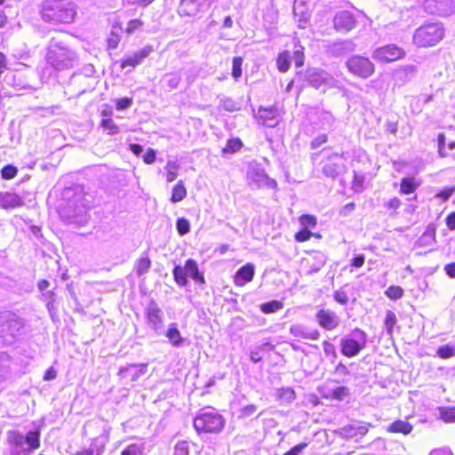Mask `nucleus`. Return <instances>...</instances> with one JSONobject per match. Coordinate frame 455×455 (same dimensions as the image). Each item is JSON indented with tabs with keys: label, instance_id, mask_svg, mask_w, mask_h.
Wrapping results in <instances>:
<instances>
[{
	"label": "nucleus",
	"instance_id": "1",
	"mask_svg": "<svg viewBox=\"0 0 455 455\" xmlns=\"http://www.w3.org/2000/svg\"><path fill=\"white\" fill-rule=\"evenodd\" d=\"M42 19L50 24H70L76 16L74 5L66 0H44L40 5Z\"/></svg>",
	"mask_w": 455,
	"mask_h": 455
},
{
	"label": "nucleus",
	"instance_id": "2",
	"mask_svg": "<svg viewBox=\"0 0 455 455\" xmlns=\"http://www.w3.org/2000/svg\"><path fill=\"white\" fill-rule=\"evenodd\" d=\"M225 425L224 416L210 406L201 409L193 419V427L197 434H219Z\"/></svg>",
	"mask_w": 455,
	"mask_h": 455
},
{
	"label": "nucleus",
	"instance_id": "3",
	"mask_svg": "<svg viewBox=\"0 0 455 455\" xmlns=\"http://www.w3.org/2000/svg\"><path fill=\"white\" fill-rule=\"evenodd\" d=\"M444 37L443 26L435 22L424 23L413 33L412 43L419 48H428L438 44Z\"/></svg>",
	"mask_w": 455,
	"mask_h": 455
},
{
	"label": "nucleus",
	"instance_id": "4",
	"mask_svg": "<svg viewBox=\"0 0 455 455\" xmlns=\"http://www.w3.org/2000/svg\"><path fill=\"white\" fill-rule=\"evenodd\" d=\"M291 60H294L297 68L302 67L305 63V48L299 40H294L291 52L285 49L278 52L275 59L277 70L281 73L289 71Z\"/></svg>",
	"mask_w": 455,
	"mask_h": 455
},
{
	"label": "nucleus",
	"instance_id": "5",
	"mask_svg": "<svg viewBox=\"0 0 455 455\" xmlns=\"http://www.w3.org/2000/svg\"><path fill=\"white\" fill-rule=\"evenodd\" d=\"M172 275L175 283L180 286L188 284V276H190L200 284L205 283V279L200 273L196 262L191 259L186 260L184 267L179 265L175 266L172 270Z\"/></svg>",
	"mask_w": 455,
	"mask_h": 455
},
{
	"label": "nucleus",
	"instance_id": "6",
	"mask_svg": "<svg viewBox=\"0 0 455 455\" xmlns=\"http://www.w3.org/2000/svg\"><path fill=\"white\" fill-rule=\"evenodd\" d=\"M74 59L73 52L61 44H52L46 53L47 61L56 68H66L71 65Z\"/></svg>",
	"mask_w": 455,
	"mask_h": 455
},
{
	"label": "nucleus",
	"instance_id": "7",
	"mask_svg": "<svg viewBox=\"0 0 455 455\" xmlns=\"http://www.w3.org/2000/svg\"><path fill=\"white\" fill-rule=\"evenodd\" d=\"M346 68L355 76L367 79L376 72L375 64L368 58L362 55H354L346 61Z\"/></svg>",
	"mask_w": 455,
	"mask_h": 455
},
{
	"label": "nucleus",
	"instance_id": "8",
	"mask_svg": "<svg viewBox=\"0 0 455 455\" xmlns=\"http://www.w3.org/2000/svg\"><path fill=\"white\" fill-rule=\"evenodd\" d=\"M406 51L396 44L379 46L372 52V58L380 64H387L403 60Z\"/></svg>",
	"mask_w": 455,
	"mask_h": 455
},
{
	"label": "nucleus",
	"instance_id": "9",
	"mask_svg": "<svg viewBox=\"0 0 455 455\" xmlns=\"http://www.w3.org/2000/svg\"><path fill=\"white\" fill-rule=\"evenodd\" d=\"M353 332L358 335L357 339L347 337L340 341V352L342 355L347 358L359 355L367 344V334L364 331L355 328Z\"/></svg>",
	"mask_w": 455,
	"mask_h": 455
},
{
	"label": "nucleus",
	"instance_id": "10",
	"mask_svg": "<svg viewBox=\"0 0 455 455\" xmlns=\"http://www.w3.org/2000/svg\"><path fill=\"white\" fill-rule=\"evenodd\" d=\"M323 173L331 178H335L340 174L345 169L344 155L337 152L327 154L322 160Z\"/></svg>",
	"mask_w": 455,
	"mask_h": 455
},
{
	"label": "nucleus",
	"instance_id": "11",
	"mask_svg": "<svg viewBox=\"0 0 455 455\" xmlns=\"http://www.w3.org/2000/svg\"><path fill=\"white\" fill-rule=\"evenodd\" d=\"M299 223L301 228L294 234V239L298 243H304L312 237L320 238L319 234L311 231L317 225V219L312 214H301L299 217Z\"/></svg>",
	"mask_w": 455,
	"mask_h": 455
},
{
	"label": "nucleus",
	"instance_id": "12",
	"mask_svg": "<svg viewBox=\"0 0 455 455\" xmlns=\"http://www.w3.org/2000/svg\"><path fill=\"white\" fill-rule=\"evenodd\" d=\"M371 427V425L368 422L358 421L343 427L340 429V435L345 439L359 441L368 434Z\"/></svg>",
	"mask_w": 455,
	"mask_h": 455
},
{
	"label": "nucleus",
	"instance_id": "13",
	"mask_svg": "<svg viewBox=\"0 0 455 455\" xmlns=\"http://www.w3.org/2000/svg\"><path fill=\"white\" fill-rule=\"evenodd\" d=\"M334 28L339 32H347L354 29L357 25V20L354 12L341 11L333 19Z\"/></svg>",
	"mask_w": 455,
	"mask_h": 455
},
{
	"label": "nucleus",
	"instance_id": "14",
	"mask_svg": "<svg viewBox=\"0 0 455 455\" xmlns=\"http://www.w3.org/2000/svg\"><path fill=\"white\" fill-rule=\"evenodd\" d=\"M153 52V46L148 44L138 52H135L132 55L127 56L121 60L120 68H135L141 64L143 60L148 58Z\"/></svg>",
	"mask_w": 455,
	"mask_h": 455
},
{
	"label": "nucleus",
	"instance_id": "15",
	"mask_svg": "<svg viewBox=\"0 0 455 455\" xmlns=\"http://www.w3.org/2000/svg\"><path fill=\"white\" fill-rule=\"evenodd\" d=\"M146 371V364L133 363L121 368L118 371V375L126 381L133 382L139 380L142 376H144Z\"/></svg>",
	"mask_w": 455,
	"mask_h": 455
},
{
	"label": "nucleus",
	"instance_id": "16",
	"mask_svg": "<svg viewBox=\"0 0 455 455\" xmlns=\"http://www.w3.org/2000/svg\"><path fill=\"white\" fill-rule=\"evenodd\" d=\"M315 317L319 326L326 331H332L339 325L337 315L331 310L320 309Z\"/></svg>",
	"mask_w": 455,
	"mask_h": 455
},
{
	"label": "nucleus",
	"instance_id": "17",
	"mask_svg": "<svg viewBox=\"0 0 455 455\" xmlns=\"http://www.w3.org/2000/svg\"><path fill=\"white\" fill-rule=\"evenodd\" d=\"M255 275V267L252 264L247 263L241 267L234 275L233 281L236 286H243L251 282Z\"/></svg>",
	"mask_w": 455,
	"mask_h": 455
},
{
	"label": "nucleus",
	"instance_id": "18",
	"mask_svg": "<svg viewBox=\"0 0 455 455\" xmlns=\"http://www.w3.org/2000/svg\"><path fill=\"white\" fill-rule=\"evenodd\" d=\"M206 0H181L179 5L180 16H194L202 11Z\"/></svg>",
	"mask_w": 455,
	"mask_h": 455
},
{
	"label": "nucleus",
	"instance_id": "19",
	"mask_svg": "<svg viewBox=\"0 0 455 455\" xmlns=\"http://www.w3.org/2000/svg\"><path fill=\"white\" fill-rule=\"evenodd\" d=\"M24 204L22 197L14 192L0 194V207L3 209L15 208Z\"/></svg>",
	"mask_w": 455,
	"mask_h": 455
},
{
	"label": "nucleus",
	"instance_id": "20",
	"mask_svg": "<svg viewBox=\"0 0 455 455\" xmlns=\"http://www.w3.org/2000/svg\"><path fill=\"white\" fill-rule=\"evenodd\" d=\"M122 24L121 22H116L106 38L107 49L116 50L120 44L122 36Z\"/></svg>",
	"mask_w": 455,
	"mask_h": 455
},
{
	"label": "nucleus",
	"instance_id": "21",
	"mask_svg": "<svg viewBox=\"0 0 455 455\" xmlns=\"http://www.w3.org/2000/svg\"><path fill=\"white\" fill-rule=\"evenodd\" d=\"M276 109L272 107L259 108L257 111L256 118L263 125H271V122L276 118Z\"/></svg>",
	"mask_w": 455,
	"mask_h": 455
},
{
	"label": "nucleus",
	"instance_id": "22",
	"mask_svg": "<svg viewBox=\"0 0 455 455\" xmlns=\"http://www.w3.org/2000/svg\"><path fill=\"white\" fill-rule=\"evenodd\" d=\"M413 430V426L404 420L397 419L392 422L387 428V431L391 434H403L404 435H410Z\"/></svg>",
	"mask_w": 455,
	"mask_h": 455
},
{
	"label": "nucleus",
	"instance_id": "23",
	"mask_svg": "<svg viewBox=\"0 0 455 455\" xmlns=\"http://www.w3.org/2000/svg\"><path fill=\"white\" fill-rule=\"evenodd\" d=\"M28 445V451H36L41 446V431L39 428L28 431L25 435L24 443Z\"/></svg>",
	"mask_w": 455,
	"mask_h": 455
},
{
	"label": "nucleus",
	"instance_id": "24",
	"mask_svg": "<svg viewBox=\"0 0 455 455\" xmlns=\"http://www.w3.org/2000/svg\"><path fill=\"white\" fill-rule=\"evenodd\" d=\"M188 194L187 188L182 180L178 181L172 189L170 201L173 204L181 202Z\"/></svg>",
	"mask_w": 455,
	"mask_h": 455
},
{
	"label": "nucleus",
	"instance_id": "25",
	"mask_svg": "<svg viewBox=\"0 0 455 455\" xmlns=\"http://www.w3.org/2000/svg\"><path fill=\"white\" fill-rule=\"evenodd\" d=\"M146 318L153 325L160 324L162 323L161 309L156 304H151L147 310Z\"/></svg>",
	"mask_w": 455,
	"mask_h": 455
},
{
	"label": "nucleus",
	"instance_id": "26",
	"mask_svg": "<svg viewBox=\"0 0 455 455\" xmlns=\"http://www.w3.org/2000/svg\"><path fill=\"white\" fill-rule=\"evenodd\" d=\"M243 147V143L239 138H231L228 140L221 152L223 155H232L240 151Z\"/></svg>",
	"mask_w": 455,
	"mask_h": 455
},
{
	"label": "nucleus",
	"instance_id": "27",
	"mask_svg": "<svg viewBox=\"0 0 455 455\" xmlns=\"http://www.w3.org/2000/svg\"><path fill=\"white\" fill-rule=\"evenodd\" d=\"M166 337L173 347H180L183 343V338L175 324L169 326Z\"/></svg>",
	"mask_w": 455,
	"mask_h": 455
},
{
	"label": "nucleus",
	"instance_id": "28",
	"mask_svg": "<svg viewBox=\"0 0 455 455\" xmlns=\"http://www.w3.org/2000/svg\"><path fill=\"white\" fill-rule=\"evenodd\" d=\"M419 183L416 182L413 177H405L401 180L400 192L403 195H409L415 191Z\"/></svg>",
	"mask_w": 455,
	"mask_h": 455
},
{
	"label": "nucleus",
	"instance_id": "29",
	"mask_svg": "<svg viewBox=\"0 0 455 455\" xmlns=\"http://www.w3.org/2000/svg\"><path fill=\"white\" fill-rule=\"evenodd\" d=\"M7 441L10 445L20 448L24 444L25 436L17 430H10L7 434Z\"/></svg>",
	"mask_w": 455,
	"mask_h": 455
},
{
	"label": "nucleus",
	"instance_id": "30",
	"mask_svg": "<svg viewBox=\"0 0 455 455\" xmlns=\"http://www.w3.org/2000/svg\"><path fill=\"white\" fill-rule=\"evenodd\" d=\"M259 307L264 314H273L282 309L283 307V304L280 300L273 299L261 304Z\"/></svg>",
	"mask_w": 455,
	"mask_h": 455
},
{
	"label": "nucleus",
	"instance_id": "31",
	"mask_svg": "<svg viewBox=\"0 0 455 455\" xmlns=\"http://www.w3.org/2000/svg\"><path fill=\"white\" fill-rule=\"evenodd\" d=\"M296 397V393L292 387H282L277 391V398L282 402L290 403Z\"/></svg>",
	"mask_w": 455,
	"mask_h": 455
},
{
	"label": "nucleus",
	"instance_id": "32",
	"mask_svg": "<svg viewBox=\"0 0 455 455\" xmlns=\"http://www.w3.org/2000/svg\"><path fill=\"white\" fill-rule=\"evenodd\" d=\"M440 419L446 424L455 422V407L440 408Z\"/></svg>",
	"mask_w": 455,
	"mask_h": 455
},
{
	"label": "nucleus",
	"instance_id": "33",
	"mask_svg": "<svg viewBox=\"0 0 455 455\" xmlns=\"http://www.w3.org/2000/svg\"><path fill=\"white\" fill-rule=\"evenodd\" d=\"M385 295L392 300H396L403 297L404 291L399 285H390L385 291Z\"/></svg>",
	"mask_w": 455,
	"mask_h": 455
},
{
	"label": "nucleus",
	"instance_id": "34",
	"mask_svg": "<svg viewBox=\"0 0 455 455\" xmlns=\"http://www.w3.org/2000/svg\"><path fill=\"white\" fill-rule=\"evenodd\" d=\"M364 180L365 178L363 174L355 172L351 181L353 191L355 193L362 192L364 188Z\"/></svg>",
	"mask_w": 455,
	"mask_h": 455
},
{
	"label": "nucleus",
	"instance_id": "35",
	"mask_svg": "<svg viewBox=\"0 0 455 455\" xmlns=\"http://www.w3.org/2000/svg\"><path fill=\"white\" fill-rule=\"evenodd\" d=\"M151 267V260L148 256L140 257L135 264V269L138 275L146 273Z\"/></svg>",
	"mask_w": 455,
	"mask_h": 455
},
{
	"label": "nucleus",
	"instance_id": "36",
	"mask_svg": "<svg viewBox=\"0 0 455 455\" xmlns=\"http://www.w3.org/2000/svg\"><path fill=\"white\" fill-rule=\"evenodd\" d=\"M179 164L175 162H168L166 164V181L173 182L178 177Z\"/></svg>",
	"mask_w": 455,
	"mask_h": 455
},
{
	"label": "nucleus",
	"instance_id": "37",
	"mask_svg": "<svg viewBox=\"0 0 455 455\" xmlns=\"http://www.w3.org/2000/svg\"><path fill=\"white\" fill-rule=\"evenodd\" d=\"M396 323H397V318H396L395 314L392 311H387L386 314L384 324H385L387 332L389 335H392L394 327L396 324Z\"/></svg>",
	"mask_w": 455,
	"mask_h": 455
},
{
	"label": "nucleus",
	"instance_id": "38",
	"mask_svg": "<svg viewBox=\"0 0 455 455\" xmlns=\"http://www.w3.org/2000/svg\"><path fill=\"white\" fill-rule=\"evenodd\" d=\"M436 355L443 360L449 359L455 355V348L449 345L442 346L437 348Z\"/></svg>",
	"mask_w": 455,
	"mask_h": 455
},
{
	"label": "nucleus",
	"instance_id": "39",
	"mask_svg": "<svg viewBox=\"0 0 455 455\" xmlns=\"http://www.w3.org/2000/svg\"><path fill=\"white\" fill-rule=\"evenodd\" d=\"M243 58L235 56L232 60V76L237 80L242 76Z\"/></svg>",
	"mask_w": 455,
	"mask_h": 455
},
{
	"label": "nucleus",
	"instance_id": "40",
	"mask_svg": "<svg viewBox=\"0 0 455 455\" xmlns=\"http://www.w3.org/2000/svg\"><path fill=\"white\" fill-rule=\"evenodd\" d=\"M143 445L138 443H131L127 445L122 451L121 455H142Z\"/></svg>",
	"mask_w": 455,
	"mask_h": 455
},
{
	"label": "nucleus",
	"instance_id": "41",
	"mask_svg": "<svg viewBox=\"0 0 455 455\" xmlns=\"http://www.w3.org/2000/svg\"><path fill=\"white\" fill-rule=\"evenodd\" d=\"M190 449L188 442L186 440L179 441L174 445V451L172 455H189Z\"/></svg>",
	"mask_w": 455,
	"mask_h": 455
},
{
	"label": "nucleus",
	"instance_id": "42",
	"mask_svg": "<svg viewBox=\"0 0 455 455\" xmlns=\"http://www.w3.org/2000/svg\"><path fill=\"white\" fill-rule=\"evenodd\" d=\"M100 126L107 130L109 135L116 134L119 132L118 126L111 118L102 119L100 122Z\"/></svg>",
	"mask_w": 455,
	"mask_h": 455
},
{
	"label": "nucleus",
	"instance_id": "43",
	"mask_svg": "<svg viewBox=\"0 0 455 455\" xmlns=\"http://www.w3.org/2000/svg\"><path fill=\"white\" fill-rule=\"evenodd\" d=\"M18 174V169L12 165L6 164L1 170V177L4 180H12Z\"/></svg>",
	"mask_w": 455,
	"mask_h": 455
},
{
	"label": "nucleus",
	"instance_id": "44",
	"mask_svg": "<svg viewBox=\"0 0 455 455\" xmlns=\"http://www.w3.org/2000/svg\"><path fill=\"white\" fill-rule=\"evenodd\" d=\"M349 395V389L347 387H337L331 392V398L337 401H342Z\"/></svg>",
	"mask_w": 455,
	"mask_h": 455
},
{
	"label": "nucleus",
	"instance_id": "45",
	"mask_svg": "<svg viewBox=\"0 0 455 455\" xmlns=\"http://www.w3.org/2000/svg\"><path fill=\"white\" fill-rule=\"evenodd\" d=\"M143 21L140 19H132L128 21L127 26L125 28V33L127 35H132L134 32L140 30L143 27Z\"/></svg>",
	"mask_w": 455,
	"mask_h": 455
},
{
	"label": "nucleus",
	"instance_id": "46",
	"mask_svg": "<svg viewBox=\"0 0 455 455\" xmlns=\"http://www.w3.org/2000/svg\"><path fill=\"white\" fill-rule=\"evenodd\" d=\"M177 231L180 235H185L190 231V224L188 220L180 218L176 221Z\"/></svg>",
	"mask_w": 455,
	"mask_h": 455
},
{
	"label": "nucleus",
	"instance_id": "47",
	"mask_svg": "<svg viewBox=\"0 0 455 455\" xmlns=\"http://www.w3.org/2000/svg\"><path fill=\"white\" fill-rule=\"evenodd\" d=\"M455 192V187H447L435 194L436 198H441L443 202H446L450 199L452 194Z\"/></svg>",
	"mask_w": 455,
	"mask_h": 455
},
{
	"label": "nucleus",
	"instance_id": "48",
	"mask_svg": "<svg viewBox=\"0 0 455 455\" xmlns=\"http://www.w3.org/2000/svg\"><path fill=\"white\" fill-rule=\"evenodd\" d=\"M438 141V153L442 157H447L449 156L448 150H446L445 135L440 133L437 137Z\"/></svg>",
	"mask_w": 455,
	"mask_h": 455
},
{
	"label": "nucleus",
	"instance_id": "49",
	"mask_svg": "<svg viewBox=\"0 0 455 455\" xmlns=\"http://www.w3.org/2000/svg\"><path fill=\"white\" fill-rule=\"evenodd\" d=\"M323 349L325 355H327V356H331L332 358H336L338 355L337 352H336L335 346L332 343H331L329 340H324L323 342Z\"/></svg>",
	"mask_w": 455,
	"mask_h": 455
},
{
	"label": "nucleus",
	"instance_id": "50",
	"mask_svg": "<svg viewBox=\"0 0 455 455\" xmlns=\"http://www.w3.org/2000/svg\"><path fill=\"white\" fill-rule=\"evenodd\" d=\"M328 141V136L326 134H320L314 138L310 143V148L315 149L320 148L322 145Z\"/></svg>",
	"mask_w": 455,
	"mask_h": 455
},
{
	"label": "nucleus",
	"instance_id": "51",
	"mask_svg": "<svg viewBox=\"0 0 455 455\" xmlns=\"http://www.w3.org/2000/svg\"><path fill=\"white\" fill-rule=\"evenodd\" d=\"M102 453L103 451L101 448L94 449L88 447L77 451L74 455H102Z\"/></svg>",
	"mask_w": 455,
	"mask_h": 455
},
{
	"label": "nucleus",
	"instance_id": "52",
	"mask_svg": "<svg viewBox=\"0 0 455 455\" xmlns=\"http://www.w3.org/2000/svg\"><path fill=\"white\" fill-rule=\"evenodd\" d=\"M143 162L146 164H152L156 162V150L153 148H148L145 152V154L142 156Z\"/></svg>",
	"mask_w": 455,
	"mask_h": 455
},
{
	"label": "nucleus",
	"instance_id": "53",
	"mask_svg": "<svg viewBox=\"0 0 455 455\" xmlns=\"http://www.w3.org/2000/svg\"><path fill=\"white\" fill-rule=\"evenodd\" d=\"M365 257L363 254H356L350 260V266L355 268H359L363 266Z\"/></svg>",
	"mask_w": 455,
	"mask_h": 455
},
{
	"label": "nucleus",
	"instance_id": "54",
	"mask_svg": "<svg viewBox=\"0 0 455 455\" xmlns=\"http://www.w3.org/2000/svg\"><path fill=\"white\" fill-rule=\"evenodd\" d=\"M132 104V98H121L116 100V108L118 110H123L127 108H129Z\"/></svg>",
	"mask_w": 455,
	"mask_h": 455
},
{
	"label": "nucleus",
	"instance_id": "55",
	"mask_svg": "<svg viewBox=\"0 0 455 455\" xmlns=\"http://www.w3.org/2000/svg\"><path fill=\"white\" fill-rule=\"evenodd\" d=\"M307 443H299L284 452L283 455H299L305 448L307 447Z\"/></svg>",
	"mask_w": 455,
	"mask_h": 455
},
{
	"label": "nucleus",
	"instance_id": "56",
	"mask_svg": "<svg viewBox=\"0 0 455 455\" xmlns=\"http://www.w3.org/2000/svg\"><path fill=\"white\" fill-rule=\"evenodd\" d=\"M333 298L338 303L341 305H345L348 302V297L347 293L343 291H336L333 293Z\"/></svg>",
	"mask_w": 455,
	"mask_h": 455
},
{
	"label": "nucleus",
	"instance_id": "57",
	"mask_svg": "<svg viewBox=\"0 0 455 455\" xmlns=\"http://www.w3.org/2000/svg\"><path fill=\"white\" fill-rule=\"evenodd\" d=\"M334 372L339 374V375L347 376V375L349 374V370H348L347 366L344 363L339 362L335 366Z\"/></svg>",
	"mask_w": 455,
	"mask_h": 455
},
{
	"label": "nucleus",
	"instance_id": "58",
	"mask_svg": "<svg viewBox=\"0 0 455 455\" xmlns=\"http://www.w3.org/2000/svg\"><path fill=\"white\" fill-rule=\"evenodd\" d=\"M445 224L450 230H455V211L447 215Z\"/></svg>",
	"mask_w": 455,
	"mask_h": 455
},
{
	"label": "nucleus",
	"instance_id": "59",
	"mask_svg": "<svg viewBox=\"0 0 455 455\" xmlns=\"http://www.w3.org/2000/svg\"><path fill=\"white\" fill-rule=\"evenodd\" d=\"M57 371L53 367H50L46 370L44 375V380L49 381L56 379Z\"/></svg>",
	"mask_w": 455,
	"mask_h": 455
},
{
	"label": "nucleus",
	"instance_id": "60",
	"mask_svg": "<svg viewBox=\"0 0 455 455\" xmlns=\"http://www.w3.org/2000/svg\"><path fill=\"white\" fill-rule=\"evenodd\" d=\"M7 57L6 55L0 52V76L4 74V70L7 68Z\"/></svg>",
	"mask_w": 455,
	"mask_h": 455
},
{
	"label": "nucleus",
	"instance_id": "61",
	"mask_svg": "<svg viewBox=\"0 0 455 455\" xmlns=\"http://www.w3.org/2000/svg\"><path fill=\"white\" fill-rule=\"evenodd\" d=\"M444 271L450 278H455V262L445 265Z\"/></svg>",
	"mask_w": 455,
	"mask_h": 455
},
{
	"label": "nucleus",
	"instance_id": "62",
	"mask_svg": "<svg viewBox=\"0 0 455 455\" xmlns=\"http://www.w3.org/2000/svg\"><path fill=\"white\" fill-rule=\"evenodd\" d=\"M387 131L390 133L395 134L398 129V124L395 121H389L386 125Z\"/></svg>",
	"mask_w": 455,
	"mask_h": 455
},
{
	"label": "nucleus",
	"instance_id": "63",
	"mask_svg": "<svg viewBox=\"0 0 455 455\" xmlns=\"http://www.w3.org/2000/svg\"><path fill=\"white\" fill-rule=\"evenodd\" d=\"M129 148L135 156H140L142 152V147L136 143L130 144Z\"/></svg>",
	"mask_w": 455,
	"mask_h": 455
},
{
	"label": "nucleus",
	"instance_id": "64",
	"mask_svg": "<svg viewBox=\"0 0 455 455\" xmlns=\"http://www.w3.org/2000/svg\"><path fill=\"white\" fill-rule=\"evenodd\" d=\"M319 337H320V333L317 330H315L314 331H312L310 333L302 335V338L311 339V340H317L319 339Z\"/></svg>",
	"mask_w": 455,
	"mask_h": 455
}]
</instances>
